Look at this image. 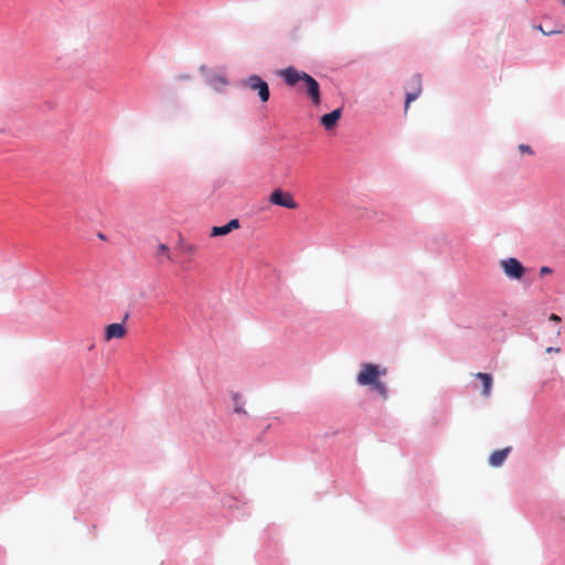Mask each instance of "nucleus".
Listing matches in <instances>:
<instances>
[{
	"label": "nucleus",
	"instance_id": "nucleus-20",
	"mask_svg": "<svg viewBox=\"0 0 565 565\" xmlns=\"http://www.w3.org/2000/svg\"><path fill=\"white\" fill-rule=\"evenodd\" d=\"M546 352H547V353H552V352L557 353V352H559V348L548 347V348L546 349Z\"/></svg>",
	"mask_w": 565,
	"mask_h": 565
},
{
	"label": "nucleus",
	"instance_id": "nucleus-6",
	"mask_svg": "<svg viewBox=\"0 0 565 565\" xmlns=\"http://www.w3.org/2000/svg\"><path fill=\"white\" fill-rule=\"evenodd\" d=\"M409 84H411L412 90L407 92V94H406L405 113L408 110L409 104L413 100H415L419 96V94L422 92V88H420V77L418 75H414L411 78Z\"/></svg>",
	"mask_w": 565,
	"mask_h": 565
},
{
	"label": "nucleus",
	"instance_id": "nucleus-11",
	"mask_svg": "<svg viewBox=\"0 0 565 565\" xmlns=\"http://www.w3.org/2000/svg\"><path fill=\"white\" fill-rule=\"evenodd\" d=\"M475 376L477 379H479L482 383V392H481L482 395L484 397H488L490 395L491 388H492V383H493L492 376L489 373H482V372L475 374Z\"/></svg>",
	"mask_w": 565,
	"mask_h": 565
},
{
	"label": "nucleus",
	"instance_id": "nucleus-9",
	"mask_svg": "<svg viewBox=\"0 0 565 565\" xmlns=\"http://www.w3.org/2000/svg\"><path fill=\"white\" fill-rule=\"evenodd\" d=\"M511 447H505L503 449L493 451L489 457V463L492 467H500L505 461L507 457L511 452Z\"/></svg>",
	"mask_w": 565,
	"mask_h": 565
},
{
	"label": "nucleus",
	"instance_id": "nucleus-8",
	"mask_svg": "<svg viewBox=\"0 0 565 565\" xmlns=\"http://www.w3.org/2000/svg\"><path fill=\"white\" fill-rule=\"evenodd\" d=\"M341 115H342V109L337 108V109L332 110L331 113L326 114L321 117V119H320L321 125L327 130H330L337 125L338 120L341 118Z\"/></svg>",
	"mask_w": 565,
	"mask_h": 565
},
{
	"label": "nucleus",
	"instance_id": "nucleus-2",
	"mask_svg": "<svg viewBox=\"0 0 565 565\" xmlns=\"http://www.w3.org/2000/svg\"><path fill=\"white\" fill-rule=\"evenodd\" d=\"M243 85L248 87L250 90L256 92L262 103H267L270 97L269 86L267 82L260 78L258 75H250Z\"/></svg>",
	"mask_w": 565,
	"mask_h": 565
},
{
	"label": "nucleus",
	"instance_id": "nucleus-14",
	"mask_svg": "<svg viewBox=\"0 0 565 565\" xmlns=\"http://www.w3.org/2000/svg\"><path fill=\"white\" fill-rule=\"evenodd\" d=\"M157 256L164 257L168 260H172L170 248L166 244H159L157 247Z\"/></svg>",
	"mask_w": 565,
	"mask_h": 565
},
{
	"label": "nucleus",
	"instance_id": "nucleus-10",
	"mask_svg": "<svg viewBox=\"0 0 565 565\" xmlns=\"http://www.w3.org/2000/svg\"><path fill=\"white\" fill-rule=\"evenodd\" d=\"M239 227L238 220L234 218L231 220L227 224L223 226H214L212 227L211 236H224L230 234L233 230H236Z\"/></svg>",
	"mask_w": 565,
	"mask_h": 565
},
{
	"label": "nucleus",
	"instance_id": "nucleus-21",
	"mask_svg": "<svg viewBox=\"0 0 565 565\" xmlns=\"http://www.w3.org/2000/svg\"><path fill=\"white\" fill-rule=\"evenodd\" d=\"M564 4H565V2H564Z\"/></svg>",
	"mask_w": 565,
	"mask_h": 565
},
{
	"label": "nucleus",
	"instance_id": "nucleus-7",
	"mask_svg": "<svg viewBox=\"0 0 565 565\" xmlns=\"http://www.w3.org/2000/svg\"><path fill=\"white\" fill-rule=\"evenodd\" d=\"M127 333V330L122 323H111L105 329V341L113 339H122Z\"/></svg>",
	"mask_w": 565,
	"mask_h": 565
},
{
	"label": "nucleus",
	"instance_id": "nucleus-16",
	"mask_svg": "<svg viewBox=\"0 0 565 565\" xmlns=\"http://www.w3.org/2000/svg\"><path fill=\"white\" fill-rule=\"evenodd\" d=\"M537 29L544 34V35H553V34H559L563 32V30H556V29H551V30H545L542 28V25H539Z\"/></svg>",
	"mask_w": 565,
	"mask_h": 565
},
{
	"label": "nucleus",
	"instance_id": "nucleus-19",
	"mask_svg": "<svg viewBox=\"0 0 565 565\" xmlns=\"http://www.w3.org/2000/svg\"><path fill=\"white\" fill-rule=\"evenodd\" d=\"M550 320H551V321H555V322H559V321H561V317H559V316H557V315H555V313H552V315L550 316Z\"/></svg>",
	"mask_w": 565,
	"mask_h": 565
},
{
	"label": "nucleus",
	"instance_id": "nucleus-13",
	"mask_svg": "<svg viewBox=\"0 0 565 565\" xmlns=\"http://www.w3.org/2000/svg\"><path fill=\"white\" fill-rule=\"evenodd\" d=\"M179 249L181 253L186 255H193L198 250V246L194 244L180 242Z\"/></svg>",
	"mask_w": 565,
	"mask_h": 565
},
{
	"label": "nucleus",
	"instance_id": "nucleus-1",
	"mask_svg": "<svg viewBox=\"0 0 565 565\" xmlns=\"http://www.w3.org/2000/svg\"><path fill=\"white\" fill-rule=\"evenodd\" d=\"M277 75L281 77L285 84L289 87H295L298 83H302L312 104L318 106L321 103L319 83L311 75L306 72L298 71L292 66L279 70Z\"/></svg>",
	"mask_w": 565,
	"mask_h": 565
},
{
	"label": "nucleus",
	"instance_id": "nucleus-5",
	"mask_svg": "<svg viewBox=\"0 0 565 565\" xmlns=\"http://www.w3.org/2000/svg\"><path fill=\"white\" fill-rule=\"evenodd\" d=\"M500 267L511 279H521L524 275L523 265L514 257H509L500 262Z\"/></svg>",
	"mask_w": 565,
	"mask_h": 565
},
{
	"label": "nucleus",
	"instance_id": "nucleus-17",
	"mask_svg": "<svg viewBox=\"0 0 565 565\" xmlns=\"http://www.w3.org/2000/svg\"><path fill=\"white\" fill-rule=\"evenodd\" d=\"M519 150H520L521 153H527V154H533L534 153L533 150L531 149V147L527 146V145H520L519 146Z\"/></svg>",
	"mask_w": 565,
	"mask_h": 565
},
{
	"label": "nucleus",
	"instance_id": "nucleus-3",
	"mask_svg": "<svg viewBox=\"0 0 565 565\" xmlns=\"http://www.w3.org/2000/svg\"><path fill=\"white\" fill-rule=\"evenodd\" d=\"M268 201L278 206H282L289 210H296L298 207V203L295 201L294 195L290 192L282 191L281 189L274 190Z\"/></svg>",
	"mask_w": 565,
	"mask_h": 565
},
{
	"label": "nucleus",
	"instance_id": "nucleus-18",
	"mask_svg": "<svg viewBox=\"0 0 565 565\" xmlns=\"http://www.w3.org/2000/svg\"><path fill=\"white\" fill-rule=\"evenodd\" d=\"M551 273H552V269L550 267H547V266H543L540 269V275L541 276H544V275H547V274H551Z\"/></svg>",
	"mask_w": 565,
	"mask_h": 565
},
{
	"label": "nucleus",
	"instance_id": "nucleus-15",
	"mask_svg": "<svg viewBox=\"0 0 565 565\" xmlns=\"http://www.w3.org/2000/svg\"><path fill=\"white\" fill-rule=\"evenodd\" d=\"M209 83H210L212 86L216 87V86H217V84H220L221 86H224V85H226V83H227V82H226V79H225L223 76L215 75V76H213V77H211V78L209 79Z\"/></svg>",
	"mask_w": 565,
	"mask_h": 565
},
{
	"label": "nucleus",
	"instance_id": "nucleus-4",
	"mask_svg": "<svg viewBox=\"0 0 565 565\" xmlns=\"http://www.w3.org/2000/svg\"><path fill=\"white\" fill-rule=\"evenodd\" d=\"M385 369L381 372L379 366L372 363H365L362 365V370L356 376V381L360 385H371L379 380L380 374H385Z\"/></svg>",
	"mask_w": 565,
	"mask_h": 565
},
{
	"label": "nucleus",
	"instance_id": "nucleus-12",
	"mask_svg": "<svg viewBox=\"0 0 565 565\" xmlns=\"http://www.w3.org/2000/svg\"><path fill=\"white\" fill-rule=\"evenodd\" d=\"M371 387L384 399L387 398V388L383 382L377 380L373 384H371Z\"/></svg>",
	"mask_w": 565,
	"mask_h": 565
}]
</instances>
